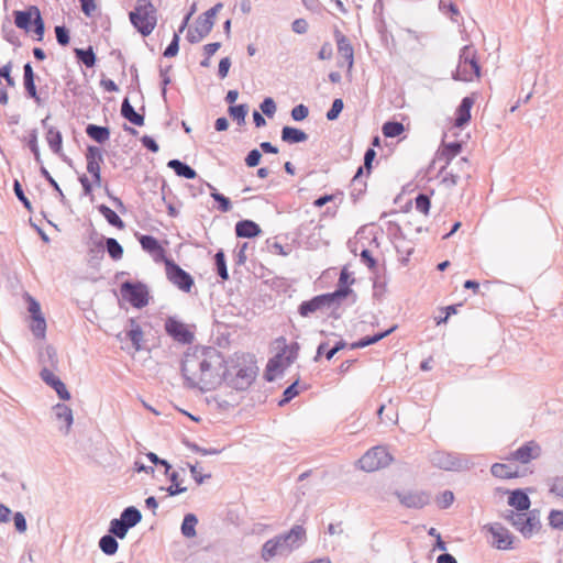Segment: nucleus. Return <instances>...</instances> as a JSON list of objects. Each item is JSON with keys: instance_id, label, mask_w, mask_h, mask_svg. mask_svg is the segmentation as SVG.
I'll use <instances>...</instances> for the list:
<instances>
[{"instance_id": "1", "label": "nucleus", "mask_w": 563, "mask_h": 563, "mask_svg": "<svg viewBox=\"0 0 563 563\" xmlns=\"http://www.w3.org/2000/svg\"><path fill=\"white\" fill-rule=\"evenodd\" d=\"M224 365L222 354L211 346L188 349L181 360L185 386L201 391L210 390L221 383L220 371Z\"/></svg>"}, {"instance_id": "2", "label": "nucleus", "mask_w": 563, "mask_h": 563, "mask_svg": "<svg viewBox=\"0 0 563 563\" xmlns=\"http://www.w3.org/2000/svg\"><path fill=\"white\" fill-rule=\"evenodd\" d=\"M257 371L258 368L255 362L251 358L247 362L246 357L243 355L242 357H236L235 361L232 360L230 366H227V362L224 361V365L220 371V377L221 382H225L229 387L243 391L253 384Z\"/></svg>"}, {"instance_id": "3", "label": "nucleus", "mask_w": 563, "mask_h": 563, "mask_svg": "<svg viewBox=\"0 0 563 563\" xmlns=\"http://www.w3.org/2000/svg\"><path fill=\"white\" fill-rule=\"evenodd\" d=\"M13 24L30 34L37 42L43 41L45 34V22L37 5H29L24 10L12 12Z\"/></svg>"}, {"instance_id": "4", "label": "nucleus", "mask_w": 563, "mask_h": 563, "mask_svg": "<svg viewBox=\"0 0 563 563\" xmlns=\"http://www.w3.org/2000/svg\"><path fill=\"white\" fill-rule=\"evenodd\" d=\"M131 24L142 36H148L157 24V10L151 0H137L129 13Z\"/></svg>"}, {"instance_id": "5", "label": "nucleus", "mask_w": 563, "mask_h": 563, "mask_svg": "<svg viewBox=\"0 0 563 563\" xmlns=\"http://www.w3.org/2000/svg\"><path fill=\"white\" fill-rule=\"evenodd\" d=\"M481 70L477 49L472 44L463 46L460 49L459 64L452 78L459 81H472L475 77H481Z\"/></svg>"}, {"instance_id": "6", "label": "nucleus", "mask_w": 563, "mask_h": 563, "mask_svg": "<svg viewBox=\"0 0 563 563\" xmlns=\"http://www.w3.org/2000/svg\"><path fill=\"white\" fill-rule=\"evenodd\" d=\"M120 292L122 298L134 308L141 309L148 305V287L142 282H123L120 286Z\"/></svg>"}, {"instance_id": "7", "label": "nucleus", "mask_w": 563, "mask_h": 563, "mask_svg": "<svg viewBox=\"0 0 563 563\" xmlns=\"http://www.w3.org/2000/svg\"><path fill=\"white\" fill-rule=\"evenodd\" d=\"M393 462V456L385 446L378 445L369 449L358 460L360 468L365 472H375L388 466Z\"/></svg>"}, {"instance_id": "8", "label": "nucleus", "mask_w": 563, "mask_h": 563, "mask_svg": "<svg viewBox=\"0 0 563 563\" xmlns=\"http://www.w3.org/2000/svg\"><path fill=\"white\" fill-rule=\"evenodd\" d=\"M340 294L341 292H325L314 296L309 300H305L298 306V313L307 318L319 310L338 307V296Z\"/></svg>"}, {"instance_id": "9", "label": "nucleus", "mask_w": 563, "mask_h": 563, "mask_svg": "<svg viewBox=\"0 0 563 563\" xmlns=\"http://www.w3.org/2000/svg\"><path fill=\"white\" fill-rule=\"evenodd\" d=\"M167 279L184 292H190L195 285L194 277L183 269L173 258L165 261Z\"/></svg>"}, {"instance_id": "10", "label": "nucleus", "mask_w": 563, "mask_h": 563, "mask_svg": "<svg viewBox=\"0 0 563 563\" xmlns=\"http://www.w3.org/2000/svg\"><path fill=\"white\" fill-rule=\"evenodd\" d=\"M280 544L283 555H287L300 548L306 541V530L300 525H295L288 532L275 537Z\"/></svg>"}, {"instance_id": "11", "label": "nucleus", "mask_w": 563, "mask_h": 563, "mask_svg": "<svg viewBox=\"0 0 563 563\" xmlns=\"http://www.w3.org/2000/svg\"><path fill=\"white\" fill-rule=\"evenodd\" d=\"M520 519H517L512 527L519 531L523 538L529 539L533 533L541 529L540 512L538 509L528 512H519Z\"/></svg>"}, {"instance_id": "12", "label": "nucleus", "mask_w": 563, "mask_h": 563, "mask_svg": "<svg viewBox=\"0 0 563 563\" xmlns=\"http://www.w3.org/2000/svg\"><path fill=\"white\" fill-rule=\"evenodd\" d=\"M399 503L409 509H422L430 504L431 495L426 490H396Z\"/></svg>"}, {"instance_id": "13", "label": "nucleus", "mask_w": 563, "mask_h": 563, "mask_svg": "<svg viewBox=\"0 0 563 563\" xmlns=\"http://www.w3.org/2000/svg\"><path fill=\"white\" fill-rule=\"evenodd\" d=\"M164 327L166 333L181 344H191L195 339L194 333L187 325L175 317H168L165 320Z\"/></svg>"}, {"instance_id": "14", "label": "nucleus", "mask_w": 563, "mask_h": 563, "mask_svg": "<svg viewBox=\"0 0 563 563\" xmlns=\"http://www.w3.org/2000/svg\"><path fill=\"white\" fill-rule=\"evenodd\" d=\"M333 35L336 42L338 53L343 59V62H338V66L343 67L346 64L347 68L351 69L354 64V48L350 38L344 35L338 27L334 29Z\"/></svg>"}, {"instance_id": "15", "label": "nucleus", "mask_w": 563, "mask_h": 563, "mask_svg": "<svg viewBox=\"0 0 563 563\" xmlns=\"http://www.w3.org/2000/svg\"><path fill=\"white\" fill-rule=\"evenodd\" d=\"M494 538L493 545L498 550H511L514 536L501 523H488L484 527Z\"/></svg>"}, {"instance_id": "16", "label": "nucleus", "mask_w": 563, "mask_h": 563, "mask_svg": "<svg viewBox=\"0 0 563 563\" xmlns=\"http://www.w3.org/2000/svg\"><path fill=\"white\" fill-rule=\"evenodd\" d=\"M431 461L434 466L444 471L459 472L467 467L457 455L446 452H435Z\"/></svg>"}, {"instance_id": "17", "label": "nucleus", "mask_w": 563, "mask_h": 563, "mask_svg": "<svg viewBox=\"0 0 563 563\" xmlns=\"http://www.w3.org/2000/svg\"><path fill=\"white\" fill-rule=\"evenodd\" d=\"M87 172L98 185L101 180L100 164L103 163L102 150L96 145H88L86 151Z\"/></svg>"}, {"instance_id": "18", "label": "nucleus", "mask_w": 563, "mask_h": 563, "mask_svg": "<svg viewBox=\"0 0 563 563\" xmlns=\"http://www.w3.org/2000/svg\"><path fill=\"white\" fill-rule=\"evenodd\" d=\"M139 242L142 249L147 252L154 262L165 263L169 257L166 256L165 249L161 245L159 241L150 234H142L139 236Z\"/></svg>"}, {"instance_id": "19", "label": "nucleus", "mask_w": 563, "mask_h": 563, "mask_svg": "<svg viewBox=\"0 0 563 563\" xmlns=\"http://www.w3.org/2000/svg\"><path fill=\"white\" fill-rule=\"evenodd\" d=\"M40 377L42 380L52 387L59 399L62 400H69L70 399V393L68 391L66 385L62 382L59 377L54 375L53 371L49 367L44 366L40 372Z\"/></svg>"}, {"instance_id": "20", "label": "nucleus", "mask_w": 563, "mask_h": 563, "mask_svg": "<svg viewBox=\"0 0 563 563\" xmlns=\"http://www.w3.org/2000/svg\"><path fill=\"white\" fill-rule=\"evenodd\" d=\"M23 86L25 90V96L30 99H33L37 103V106H41L42 98L37 92V88L35 85V74L30 62H27L23 66Z\"/></svg>"}, {"instance_id": "21", "label": "nucleus", "mask_w": 563, "mask_h": 563, "mask_svg": "<svg viewBox=\"0 0 563 563\" xmlns=\"http://www.w3.org/2000/svg\"><path fill=\"white\" fill-rule=\"evenodd\" d=\"M475 103V93L466 96L461 100V103L456 108L454 126L463 128L471 121V110Z\"/></svg>"}, {"instance_id": "22", "label": "nucleus", "mask_w": 563, "mask_h": 563, "mask_svg": "<svg viewBox=\"0 0 563 563\" xmlns=\"http://www.w3.org/2000/svg\"><path fill=\"white\" fill-rule=\"evenodd\" d=\"M540 446L534 441H529L519 446L517 450L510 453V456L515 461H519L522 464L529 463L531 460L537 459L540 455Z\"/></svg>"}, {"instance_id": "23", "label": "nucleus", "mask_w": 563, "mask_h": 563, "mask_svg": "<svg viewBox=\"0 0 563 563\" xmlns=\"http://www.w3.org/2000/svg\"><path fill=\"white\" fill-rule=\"evenodd\" d=\"M222 7V3L219 2L199 15L196 22V31H201L202 35L207 36L211 32L214 25L216 15Z\"/></svg>"}, {"instance_id": "24", "label": "nucleus", "mask_w": 563, "mask_h": 563, "mask_svg": "<svg viewBox=\"0 0 563 563\" xmlns=\"http://www.w3.org/2000/svg\"><path fill=\"white\" fill-rule=\"evenodd\" d=\"M508 505L519 512H526L530 510L531 500L526 490L517 488L509 492Z\"/></svg>"}, {"instance_id": "25", "label": "nucleus", "mask_w": 563, "mask_h": 563, "mask_svg": "<svg viewBox=\"0 0 563 563\" xmlns=\"http://www.w3.org/2000/svg\"><path fill=\"white\" fill-rule=\"evenodd\" d=\"M364 167H358L350 184V196L356 202L367 189V184L363 179Z\"/></svg>"}, {"instance_id": "26", "label": "nucleus", "mask_w": 563, "mask_h": 563, "mask_svg": "<svg viewBox=\"0 0 563 563\" xmlns=\"http://www.w3.org/2000/svg\"><path fill=\"white\" fill-rule=\"evenodd\" d=\"M121 115L136 126H143L145 123L144 114L135 111L128 97L122 101Z\"/></svg>"}, {"instance_id": "27", "label": "nucleus", "mask_w": 563, "mask_h": 563, "mask_svg": "<svg viewBox=\"0 0 563 563\" xmlns=\"http://www.w3.org/2000/svg\"><path fill=\"white\" fill-rule=\"evenodd\" d=\"M282 141L288 144H297L306 142L309 137V135L301 129L285 125L282 129Z\"/></svg>"}, {"instance_id": "28", "label": "nucleus", "mask_w": 563, "mask_h": 563, "mask_svg": "<svg viewBox=\"0 0 563 563\" xmlns=\"http://www.w3.org/2000/svg\"><path fill=\"white\" fill-rule=\"evenodd\" d=\"M262 232L260 225L252 220H241L235 224V234L238 238L252 239Z\"/></svg>"}, {"instance_id": "29", "label": "nucleus", "mask_w": 563, "mask_h": 563, "mask_svg": "<svg viewBox=\"0 0 563 563\" xmlns=\"http://www.w3.org/2000/svg\"><path fill=\"white\" fill-rule=\"evenodd\" d=\"M46 141L53 153L63 157L66 162L67 157L62 154L63 151V135L59 130L54 126H49L46 132Z\"/></svg>"}, {"instance_id": "30", "label": "nucleus", "mask_w": 563, "mask_h": 563, "mask_svg": "<svg viewBox=\"0 0 563 563\" xmlns=\"http://www.w3.org/2000/svg\"><path fill=\"white\" fill-rule=\"evenodd\" d=\"M396 329H397V324H394L393 327H390L389 329H387L385 331L377 332L373 335L363 336L358 341L353 342L351 344V349H363V347L369 346L372 344H375V343L379 342L380 340L385 339L386 336H388L389 334H391Z\"/></svg>"}, {"instance_id": "31", "label": "nucleus", "mask_w": 563, "mask_h": 563, "mask_svg": "<svg viewBox=\"0 0 563 563\" xmlns=\"http://www.w3.org/2000/svg\"><path fill=\"white\" fill-rule=\"evenodd\" d=\"M462 143L459 141L443 143L442 150L438 155L439 161H444L445 166H450L452 161L461 153Z\"/></svg>"}, {"instance_id": "32", "label": "nucleus", "mask_w": 563, "mask_h": 563, "mask_svg": "<svg viewBox=\"0 0 563 563\" xmlns=\"http://www.w3.org/2000/svg\"><path fill=\"white\" fill-rule=\"evenodd\" d=\"M167 166L179 177L186 179H195L197 177V172L190 165L177 158L168 161Z\"/></svg>"}, {"instance_id": "33", "label": "nucleus", "mask_w": 563, "mask_h": 563, "mask_svg": "<svg viewBox=\"0 0 563 563\" xmlns=\"http://www.w3.org/2000/svg\"><path fill=\"white\" fill-rule=\"evenodd\" d=\"M110 128L89 123L86 126V134L99 144L106 143L110 139Z\"/></svg>"}, {"instance_id": "34", "label": "nucleus", "mask_w": 563, "mask_h": 563, "mask_svg": "<svg viewBox=\"0 0 563 563\" xmlns=\"http://www.w3.org/2000/svg\"><path fill=\"white\" fill-rule=\"evenodd\" d=\"M286 367L287 366H285V362L283 361V354H276L274 357L268 360L264 378L267 382H273L275 379V373H283Z\"/></svg>"}, {"instance_id": "35", "label": "nucleus", "mask_w": 563, "mask_h": 563, "mask_svg": "<svg viewBox=\"0 0 563 563\" xmlns=\"http://www.w3.org/2000/svg\"><path fill=\"white\" fill-rule=\"evenodd\" d=\"M1 34L2 37L14 47L22 46V42L20 41V37L9 18H5L2 22Z\"/></svg>"}, {"instance_id": "36", "label": "nucleus", "mask_w": 563, "mask_h": 563, "mask_svg": "<svg viewBox=\"0 0 563 563\" xmlns=\"http://www.w3.org/2000/svg\"><path fill=\"white\" fill-rule=\"evenodd\" d=\"M53 410L56 419L65 422V433H68L74 422L73 410L65 404L55 405Z\"/></svg>"}, {"instance_id": "37", "label": "nucleus", "mask_w": 563, "mask_h": 563, "mask_svg": "<svg viewBox=\"0 0 563 563\" xmlns=\"http://www.w3.org/2000/svg\"><path fill=\"white\" fill-rule=\"evenodd\" d=\"M74 53L78 63L85 65L87 68L93 67L97 63V56L91 45L87 48H75Z\"/></svg>"}, {"instance_id": "38", "label": "nucleus", "mask_w": 563, "mask_h": 563, "mask_svg": "<svg viewBox=\"0 0 563 563\" xmlns=\"http://www.w3.org/2000/svg\"><path fill=\"white\" fill-rule=\"evenodd\" d=\"M490 472L493 476L501 479H509L519 476L517 470H514L510 465L504 463L493 464L490 467Z\"/></svg>"}, {"instance_id": "39", "label": "nucleus", "mask_w": 563, "mask_h": 563, "mask_svg": "<svg viewBox=\"0 0 563 563\" xmlns=\"http://www.w3.org/2000/svg\"><path fill=\"white\" fill-rule=\"evenodd\" d=\"M198 525V518L195 514H186L184 516L181 526H180V532L185 538H194L196 537V526Z\"/></svg>"}, {"instance_id": "40", "label": "nucleus", "mask_w": 563, "mask_h": 563, "mask_svg": "<svg viewBox=\"0 0 563 563\" xmlns=\"http://www.w3.org/2000/svg\"><path fill=\"white\" fill-rule=\"evenodd\" d=\"M345 346L346 342L344 340H340L331 349L327 350L328 343L321 342L317 347L314 361H317L323 354L325 355V358L330 361L339 351L343 350Z\"/></svg>"}, {"instance_id": "41", "label": "nucleus", "mask_w": 563, "mask_h": 563, "mask_svg": "<svg viewBox=\"0 0 563 563\" xmlns=\"http://www.w3.org/2000/svg\"><path fill=\"white\" fill-rule=\"evenodd\" d=\"M33 216L30 217V223L31 225L36 230V232L40 234L41 239L45 242V243H48L49 242V238L48 235L45 233V231L43 230L42 225L37 224V222L42 223L43 220H45L49 225L54 227L55 229H57V225L54 224L49 219H47V213H32Z\"/></svg>"}, {"instance_id": "42", "label": "nucleus", "mask_w": 563, "mask_h": 563, "mask_svg": "<svg viewBox=\"0 0 563 563\" xmlns=\"http://www.w3.org/2000/svg\"><path fill=\"white\" fill-rule=\"evenodd\" d=\"M276 555H283L280 550V544H278V541L276 538H272L267 540L262 548V559L266 562L271 561Z\"/></svg>"}, {"instance_id": "43", "label": "nucleus", "mask_w": 563, "mask_h": 563, "mask_svg": "<svg viewBox=\"0 0 563 563\" xmlns=\"http://www.w3.org/2000/svg\"><path fill=\"white\" fill-rule=\"evenodd\" d=\"M170 481V485L168 487H159L161 490H166L168 496H177L187 492V487L180 486L179 483V474L176 471L169 472L166 474Z\"/></svg>"}, {"instance_id": "44", "label": "nucleus", "mask_w": 563, "mask_h": 563, "mask_svg": "<svg viewBox=\"0 0 563 563\" xmlns=\"http://www.w3.org/2000/svg\"><path fill=\"white\" fill-rule=\"evenodd\" d=\"M120 518L131 528L135 527L137 523L142 520V514L141 511L134 507L129 506L123 509L121 512Z\"/></svg>"}, {"instance_id": "45", "label": "nucleus", "mask_w": 563, "mask_h": 563, "mask_svg": "<svg viewBox=\"0 0 563 563\" xmlns=\"http://www.w3.org/2000/svg\"><path fill=\"white\" fill-rule=\"evenodd\" d=\"M353 282H354V279H352L351 282H349V274H347L346 269H342V272L340 273L338 287H336V289L333 291V292H341V294L338 296V302H339L341 299L346 298V297L352 292V289H351L350 285H351Z\"/></svg>"}, {"instance_id": "46", "label": "nucleus", "mask_w": 563, "mask_h": 563, "mask_svg": "<svg viewBox=\"0 0 563 563\" xmlns=\"http://www.w3.org/2000/svg\"><path fill=\"white\" fill-rule=\"evenodd\" d=\"M242 201L249 202L250 205L247 206V208L253 209V210L268 211V210L275 208V205L271 203L263 196H254V197H250V198H243Z\"/></svg>"}, {"instance_id": "47", "label": "nucleus", "mask_w": 563, "mask_h": 563, "mask_svg": "<svg viewBox=\"0 0 563 563\" xmlns=\"http://www.w3.org/2000/svg\"><path fill=\"white\" fill-rule=\"evenodd\" d=\"M99 548L106 555H113L118 552L119 543L117 538L108 533L100 538Z\"/></svg>"}, {"instance_id": "48", "label": "nucleus", "mask_w": 563, "mask_h": 563, "mask_svg": "<svg viewBox=\"0 0 563 563\" xmlns=\"http://www.w3.org/2000/svg\"><path fill=\"white\" fill-rule=\"evenodd\" d=\"M299 343L291 342L290 344H285L282 351L278 354H283V361L285 362V366H289L292 364L299 354Z\"/></svg>"}, {"instance_id": "49", "label": "nucleus", "mask_w": 563, "mask_h": 563, "mask_svg": "<svg viewBox=\"0 0 563 563\" xmlns=\"http://www.w3.org/2000/svg\"><path fill=\"white\" fill-rule=\"evenodd\" d=\"M228 112L233 121H236L239 125H242L245 123V117L247 115L249 112V104L240 103L235 106H230Z\"/></svg>"}, {"instance_id": "50", "label": "nucleus", "mask_w": 563, "mask_h": 563, "mask_svg": "<svg viewBox=\"0 0 563 563\" xmlns=\"http://www.w3.org/2000/svg\"><path fill=\"white\" fill-rule=\"evenodd\" d=\"M129 530L130 527L121 518H114L110 521L109 534L114 538L124 539Z\"/></svg>"}, {"instance_id": "51", "label": "nucleus", "mask_w": 563, "mask_h": 563, "mask_svg": "<svg viewBox=\"0 0 563 563\" xmlns=\"http://www.w3.org/2000/svg\"><path fill=\"white\" fill-rule=\"evenodd\" d=\"M214 266H216V272H217L218 276L222 280H228L229 272H228L227 260H225V254H224L223 250H218L217 253L214 254Z\"/></svg>"}, {"instance_id": "52", "label": "nucleus", "mask_w": 563, "mask_h": 563, "mask_svg": "<svg viewBox=\"0 0 563 563\" xmlns=\"http://www.w3.org/2000/svg\"><path fill=\"white\" fill-rule=\"evenodd\" d=\"M382 131L385 137L393 139L399 136L405 131V126L398 121H387L383 124Z\"/></svg>"}, {"instance_id": "53", "label": "nucleus", "mask_w": 563, "mask_h": 563, "mask_svg": "<svg viewBox=\"0 0 563 563\" xmlns=\"http://www.w3.org/2000/svg\"><path fill=\"white\" fill-rule=\"evenodd\" d=\"M40 362L47 364L52 369H56L58 365V357L55 347L47 345L40 355Z\"/></svg>"}, {"instance_id": "54", "label": "nucleus", "mask_w": 563, "mask_h": 563, "mask_svg": "<svg viewBox=\"0 0 563 563\" xmlns=\"http://www.w3.org/2000/svg\"><path fill=\"white\" fill-rule=\"evenodd\" d=\"M439 174L442 175V181L449 186H455L462 178V175L455 172L454 167L445 165L441 167Z\"/></svg>"}, {"instance_id": "55", "label": "nucleus", "mask_w": 563, "mask_h": 563, "mask_svg": "<svg viewBox=\"0 0 563 563\" xmlns=\"http://www.w3.org/2000/svg\"><path fill=\"white\" fill-rule=\"evenodd\" d=\"M136 351L141 350V342L143 340L142 328L131 319V329L126 333Z\"/></svg>"}, {"instance_id": "56", "label": "nucleus", "mask_w": 563, "mask_h": 563, "mask_svg": "<svg viewBox=\"0 0 563 563\" xmlns=\"http://www.w3.org/2000/svg\"><path fill=\"white\" fill-rule=\"evenodd\" d=\"M106 250L113 261H119L123 256V247L114 238L106 239Z\"/></svg>"}, {"instance_id": "57", "label": "nucleus", "mask_w": 563, "mask_h": 563, "mask_svg": "<svg viewBox=\"0 0 563 563\" xmlns=\"http://www.w3.org/2000/svg\"><path fill=\"white\" fill-rule=\"evenodd\" d=\"M26 145L30 148V151L32 152V154L34 155L35 162L40 166L43 165V161L41 158L40 147H38V143H37V130L36 129H33L30 131Z\"/></svg>"}, {"instance_id": "58", "label": "nucleus", "mask_w": 563, "mask_h": 563, "mask_svg": "<svg viewBox=\"0 0 563 563\" xmlns=\"http://www.w3.org/2000/svg\"><path fill=\"white\" fill-rule=\"evenodd\" d=\"M66 90L71 93L73 97H81L84 95L81 85L75 79L70 71L64 76Z\"/></svg>"}, {"instance_id": "59", "label": "nucleus", "mask_w": 563, "mask_h": 563, "mask_svg": "<svg viewBox=\"0 0 563 563\" xmlns=\"http://www.w3.org/2000/svg\"><path fill=\"white\" fill-rule=\"evenodd\" d=\"M31 331L37 339H44L46 333V321L44 316L32 317Z\"/></svg>"}, {"instance_id": "60", "label": "nucleus", "mask_w": 563, "mask_h": 563, "mask_svg": "<svg viewBox=\"0 0 563 563\" xmlns=\"http://www.w3.org/2000/svg\"><path fill=\"white\" fill-rule=\"evenodd\" d=\"M207 185L211 189V197L218 203L219 211H230V209L232 207L230 198L218 192L217 189L214 187H212L210 184H207Z\"/></svg>"}, {"instance_id": "61", "label": "nucleus", "mask_w": 563, "mask_h": 563, "mask_svg": "<svg viewBox=\"0 0 563 563\" xmlns=\"http://www.w3.org/2000/svg\"><path fill=\"white\" fill-rule=\"evenodd\" d=\"M298 383H299V378H297L292 384H290L289 386H287L285 388V390L283 391V397L278 401L279 407L287 405L299 394Z\"/></svg>"}, {"instance_id": "62", "label": "nucleus", "mask_w": 563, "mask_h": 563, "mask_svg": "<svg viewBox=\"0 0 563 563\" xmlns=\"http://www.w3.org/2000/svg\"><path fill=\"white\" fill-rule=\"evenodd\" d=\"M397 253L401 255L400 262L402 265H407L409 262L410 256L412 255L415 247L406 242L405 240L401 241V244H396Z\"/></svg>"}, {"instance_id": "63", "label": "nucleus", "mask_w": 563, "mask_h": 563, "mask_svg": "<svg viewBox=\"0 0 563 563\" xmlns=\"http://www.w3.org/2000/svg\"><path fill=\"white\" fill-rule=\"evenodd\" d=\"M395 205L399 206V211H410L412 208L413 199L410 192H400L394 199Z\"/></svg>"}, {"instance_id": "64", "label": "nucleus", "mask_w": 563, "mask_h": 563, "mask_svg": "<svg viewBox=\"0 0 563 563\" xmlns=\"http://www.w3.org/2000/svg\"><path fill=\"white\" fill-rule=\"evenodd\" d=\"M549 526L556 530L563 529V511L552 509L549 514Z\"/></svg>"}]
</instances>
